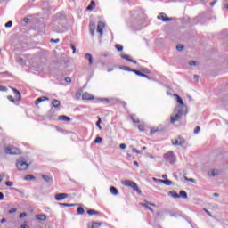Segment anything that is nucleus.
Wrapping results in <instances>:
<instances>
[{"mask_svg": "<svg viewBox=\"0 0 228 228\" xmlns=\"http://www.w3.org/2000/svg\"><path fill=\"white\" fill-rule=\"evenodd\" d=\"M123 70H126V72H133V69H131V68L125 66L122 68Z\"/></svg>", "mask_w": 228, "mask_h": 228, "instance_id": "72a5a7b5", "label": "nucleus"}, {"mask_svg": "<svg viewBox=\"0 0 228 228\" xmlns=\"http://www.w3.org/2000/svg\"><path fill=\"white\" fill-rule=\"evenodd\" d=\"M12 92H14L15 94V99L16 101H20L21 99V94H20V92H19V90L15 89V88H12Z\"/></svg>", "mask_w": 228, "mask_h": 228, "instance_id": "f3484780", "label": "nucleus"}, {"mask_svg": "<svg viewBox=\"0 0 228 228\" xmlns=\"http://www.w3.org/2000/svg\"><path fill=\"white\" fill-rule=\"evenodd\" d=\"M139 204H140V206H142V208H146V209H149V208H151V207H149V206H152L153 208H156V204L151 203V202H149V201H145L144 203H139Z\"/></svg>", "mask_w": 228, "mask_h": 228, "instance_id": "4468645a", "label": "nucleus"}, {"mask_svg": "<svg viewBox=\"0 0 228 228\" xmlns=\"http://www.w3.org/2000/svg\"><path fill=\"white\" fill-rule=\"evenodd\" d=\"M156 133H158V130L156 129H151L150 132L151 136H152V134H155Z\"/></svg>", "mask_w": 228, "mask_h": 228, "instance_id": "c03bdc74", "label": "nucleus"}, {"mask_svg": "<svg viewBox=\"0 0 228 228\" xmlns=\"http://www.w3.org/2000/svg\"><path fill=\"white\" fill-rule=\"evenodd\" d=\"M138 129H139V131H143L145 129V127L143 126V125H139Z\"/></svg>", "mask_w": 228, "mask_h": 228, "instance_id": "a18cd8bd", "label": "nucleus"}, {"mask_svg": "<svg viewBox=\"0 0 228 228\" xmlns=\"http://www.w3.org/2000/svg\"><path fill=\"white\" fill-rule=\"evenodd\" d=\"M116 49L117 51H123L124 47L122 46V45H116Z\"/></svg>", "mask_w": 228, "mask_h": 228, "instance_id": "e433bc0d", "label": "nucleus"}, {"mask_svg": "<svg viewBox=\"0 0 228 228\" xmlns=\"http://www.w3.org/2000/svg\"><path fill=\"white\" fill-rule=\"evenodd\" d=\"M85 58H86V60H88L89 65H93L94 64V57H92V54L86 53L85 55Z\"/></svg>", "mask_w": 228, "mask_h": 228, "instance_id": "6ab92c4d", "label": "nucleus"}, {"mask_svg": "<svg viewBox=\"0 0 228 228\" xmlns=\"http://www.w3.org/2000/svg\"><path fill=\"white\" fill-rule=\"evenodd\" d=\"M200 132V126H196V128L194 129V134H198Z\"/></svg>", "mask_w": 228, "mask_h": 228, "instance_id": "58836bf2", "label": "nucleus"}, {"mask_svg": "<svg viewBox=\"0 0 228 228\" xmlns=\"http://www.w3.org/2000/svg\"><path fill=\"white\" fill-rule=\"evenodd\" d=\"M12 25L13 23L12 21H8L7 23H5V28H12Z\"/></svg>", "mask_w": 228, "mask_h": 228, "instance_id": "a19ab883", "label": "nucleus"}, {"mask_svg": "<svg viewBox=\"0 0 228 228\" xmlns=\"http://www.w3.org/2000/svg\"><path fill=\"white\" fill-rule=\"evenodd\" d=\"M132 72H134V74H136V76H141V77H147V78H149V76L140 72L139 70L133 69Z\"/></svg>", "mask_w": 228, "mask_h": 228, "instance_id": "aec40b11", "label": "nucleus"}, {"mask_svg": "<svg viewBox=\"0 0 228 228\" xmlns=\"http://www.w3.org/2000/svg\"><path fill=\"white\" fill-rule=\"evenodd\" d=\"M102 142V137H96L94 140V143H101Z\"/></svg>", "mask_w": 228, "mask_h": 228, "instance_id": "f704fd0d", "label": "nucleus"}, {"mask_svg": "<svg viewBox=\"0 0 228 228\" xmlns=\"http://www.w3.org/2000/svg\"><path fill=\"white\" fill-rule=\"evenodd\" d=\"M89 30L91 32V35H94V31H95V25L94 24V22H91L89 24Z\"/></svg>", "mask_w": 228, "mask_h": 228, "instance_id": "393cba45", "label": "nucleus"}, {"mask_svg": "<svg viewBox=\"0 0 228 228\" xmlns=\"http://www.w3.org/2000/svg\"><path fill=\"white\" fill-rule=\"evenodd\" d=\"M87 213H88L90 216L99 215V212H97L96 210H94V209L88 210Z\"/></svg>", "mask_w": 228, "mask_h": 228, "instance_id": "7c9ffc66", "label": "nucleus"}, {"mask_svg": "<svg viewBox=\"0 0 228 228\" xmlns=\"http://www.w3.org/2000/svg\"><path fill=\"white\" fill-rule=\"evenodd\" d=\"M9 215H12L13 213H17V208H13L8 211Z\"/></svg>", "mask_w": 228, "mask_h": 228, "instance_id": "4c0bfd02", "label": "nucleus"}, {"mask_svg": "<svg viewBox=\"0 0 228 228\" xmlns=\"http://www.w3.org/2000/svg\"><path fill=\"white\" fill-rule=\"evenodd\" d=\"M65 81H66V83H71L72 79H70V77H66Z\"/></svg>", "mask_w": 228, "mask_h": 228, "instance_id": "864d4df0", "label": "nucleus"}, {"mask_svg": "<svg viewBox=\"0 0 228 228\" xmlns=\"http://www.w3.org/2000/svg\"><path fill=\"white\" fill-rule=\"evenodd\" d=\"M211 175H213V176L218 175V170H212L211 171Z\"/></svg>", "mask_w": 228, "mask_h": 228, "instance_id": "79ce46f5", "label": "nucleus"}, {"mask_svg": "<svg viewBox=\"0 0 228 228\" xmlns=\"http://www.w3.org/2000/svg\"><path fill=\"white\" fill-rule=\"evenodd\" d=\"M3 179H4V173L0 175V183H3Z\"/></svg>", "mask_w": 228, "mask_h": 228, "instance_id": "09e8293b", "label": "nucleus"}, {"mask_svg": "<svg viewBox=\"0 0 228 228\" xmlns=\"http://www.w3.org/2000/svg\"><path fill=\"white\" fill-rule=\"evenodd\" d=\"M173 96L175 97L176 102H178V104H181L182 106H184V102L183 101L181 96H179V94H173Z\"/></svg>", "mask_w": 228, "mask_h": 228, "instance_id": "a211bd4d", "label": "nucleus"}, {"mask_svg": "<svg viewBox=\"0 0 228 228\" xmlns=\"http://www.w3.org/2000/svg\"><path fill=\"white\" fill-rule=\"evenodd\" d=\"M61 104V102H60L59 100L54 99L52 102V105L53 106V108H60V105Z\"/></svg>", "mask_w": 228, "mask_h": 228, "instance_id": "4be33fe9", "label": "nucleus"}, {"mask_svg": "<svg viewBox=\"0 0 228 228\" xmlns=\"http://www.w3.org/2000/svg\"><path fill=\"white\" fill-rule=\"evenodd\" d=\"M64 199H69V194L67 193H59L55 195V200L60 202L61 200H64Z\"/></svg>", "mask_w": 228, "mask_h": 228, "instance_id": "9d476101", "label": "nucleus"}, {"mask_svg": "<svg viewBox=\"0 0 228 228\" xmlns=\"http://www.w3.org/2000/svg\"><path fill=\"white\" fill-rule=\"evenodd\" d=\"M102 225V223L95 222L93 221L91 224L88 225V228H99Z\"/></svg>", "mask_w": 228, "mask_h": 228, "instance_id": "ddd939ff", "label": "nucleus"}, {"mask_svg": "<svg viewBox=\"0 0 228 228\" xmlns=\"http://www.w3.org/2000/svg\"><path fill=\"white\" fill-rule=\"evenodd\" d=\"M23 21L28 23V22H29V19L28 18H24Z\"/></svg>", "mask_w": 228, "mask_h": 228, "instance_id": "052dcab7", "label": "nucleus"}, {"mask_svg": "<svg viewBox=\"0 0 228 228\" xmlns=\"http://www.w3.org/2000/svg\"><path fill=\"white\" fill-rule=\"evenodd\" d=\"M183 118V109L181 107H176L174 110L173 114L171 115L170 122L171 124H175V122H179Z\"/></svg>", "mask_w": 228, "mask_h": 228, "instance_id": "f257e3e1", "label": "nucleus"}, {"mask_svg": "<svg viewBox=\"0 0 228 228\" xmlns=\"http://www.w3.org/2000/svg\"><path fill=\"white\" fill-rule=\"evenodd\" d=\"M60 206H63L64 208H72L74 204H69V203H59Z\"/></svg>", "mask_w": 228, "mask_h": 228, "instance_id": "2f4dec72", "label": "nucleus"}, {"mask_svg": "<svg viewBox=\"0 0 228 228\" xmlns=\"http://www.w3.org/2000/svg\"><path fill=\"white\" fill-rule=\"evenodd\" d=\"M36 219L45 222V220H47V216H45V214L36 215Z\"/></svg>", "mask_w": 228, "mask_h": 228, "instance_id": "dca6fc26", "label": "nucleus"}, {"mask_svg": "<svg viewBox=\"0 0 228 228\" xmlns=\"http://www.w3.org/2000/svg\"><path fill=\"white\" fill-rule=\"evenodd\" d=\"M3 199H4V194H3V192H0V200H3Z\"/></svg>", "mask_w": 228, "mask_h": 228, "instance_id": "4d7b16f0", "label": "nucleus"}, {"mask_svg": "<svg viewBox=\"0 0 228 228\" xmlns=\"http://www.w3.org/2000/svg\"><path fill=\"white\" fill-rule=\"evenodd\" d=\"M185 142L186 141L182 136H177V137L174 138L173 140H171V143L173 145H178V146L184 145Z\"/></svg>", "mask_w": 228, "mask_h": 228, "instance_id": "423d86ee", "label": "nucleus"}, {"mask_svg": "<svg viewBox=\"0 0 228 228\" xmlns=\"http://www.w3.org/2000/svg\"><path fill=\"white\" fill-rule=\"evenodd\" d=\"M176 49H177V51H183V49H184V45H176Z\"/></svg>", "mask_w": 228, "mask_h": 228, "instance_id": "c9c22d12", "label": "nucleus"}, {"mask_svg": "<svg viewBox=\"0 0 228 228\" xmlns=\"http://www.w3.org/2000/svg\"><path fill=\"white\" fill-rule=\"evenodd\" d=\"M95 6H96L95 1L92 0L90 2V4L86 7L87 12H94V10H95Z\"/></svg>", "mask_w": 228, "mask_h": 228, "instance_id": "f8f14e48", "label": "nucleus"}, {"mask_svg": "<svg viewBox=\"0 0 228 228\" xmlns=\"http://www.w3.org/2000/svg\"><path fill=\"white\" fill-rule=\"evenodd\" d=\"M189 65L193 66V65H197V63L195 62V61H190Z\"/></svg>", "mask_w": 228, "mask_h": 228, "instance_id": "8fccbe9b", "label": "nucleus"}, {"mask_svg": "<svg viewBox=\"0 0 228 228\" xmlns=\"http://www.w3.org/2000/svg\"><path fill=\"white\" fill-rule=\"evenodd\" d=\"M5 184L7 186H13V182H6Z\"/></svg>", "mask_w": 228, "mask_h": 228, "instance_id": "3c124183", "label": "nucleus"}, {"mask_svg": "<svg viewBox=\"0 0 228 228\" xmlns=\"http://www.w3.org/2000/svg\"><path fill=\"white\" fill-rule=\"evenodd\" d=\"M82 99L83 101H94L95 100V96H94L93 94H90V93L88 92H85L82 94Z\"/></svg>", "mask_w": 228, "mask_h": 228, "instance_id": "6e6552de", "label": "nucleus"}, {"mask_svg": "<svg viewBox=\"0 0 228 228\" xmlns=\"http://www.w3.org/2000/svg\"><path fill=\"white\" fill-rule=\"evenodd\" d=\"M97 127L100 129V131L102 129V126H101V118L98 117V121L96 122Z\"/></svg>", "mask_w": 228, "mask_h": 228, "instance_id": "473e14b6", "label": "nucleus"}, {"mask_svg": "<svg viewBox=\"0 0 228 228\" xmlns=\"http://www.w3.org/2000/svg\"><path fill=\"white\" fill-rule=\"evenodd\" d=\"M121 58L123 59V60H126V61H130L131 63H134V65H136V61H133L132 59H131V57L129 56V55H127V54H123L122 56H121Z\"/></svg>", "mask_w": 228, "mask_h": 228, "instance_id": "2eb2a0df", "label": "nucleus"}, {"mask_svg": "<svg viewBox=\"0 0 228 228\" xmlns=\"http://www.w3.org/2000/svg\"><path fill=\"white\" fill-rule=\"evenodd\" d=\"M170 193H171L173 199H181V196L177 192L174 191V192H170Z\"/></svg>", "mask_w": 228, "mask_h": 228, "instance_id": "c756f323", "label": "nucleus"}, {"mask_svg": "<svg viewBox=\"0 0 228 228\" xmlns=\"http://www.w3.org/2000/svg\"><path fill=\"white\" fill-rule=\"evenodd\" d=\"M51 42H54L55 44H58V42H60V39H51Z\"/></svg>", "mask_w": 228, "mask_h": 228, "instance_id": "13d9d810", "label": "nucleus"}, {"mask_svg": "<svg viewBox=\"0 0 228 228\" xmlns=\"http://www.w3.org/2000/svg\"><path fill=\"white\" fill-rule=\"evenodd\" d=\"M122 184L124 186H126L127 188H133L134 191L138 192L139 194L142 193V191H140V188H138V184L131 180H126L122 182Z\"/></svg>", "mask_w": 228, "mask_h": 228, "instance_id": "f03ea898", "label": "nucleus"}, {"mask_svg": "<svg viewBox=\"0 0 228 228\" xmlns=\"http://www.w3.org/2000/svg\"><path fill=\"white\" fill-rule=\"evenodd\" d=\"M126 146L124 143L119 144V148L122 149V150L126 149Z\"/></svg>", "mask_w": 228, "mask_h": 228, "instance_id": "603ef678", "label": "nucleus"}, {"mask_svg": "<svg viewBox=\"0 0 228 228\" xmlns=\"http://www.w3.org/2000/svg\"><path fill=\"white\" fill-rule=\"evenodd\" d=\"M16 167L18 170L22 171V170H28V168L29 167V165H28V163L26 162V159L20 158L17 159Z\"/></svg>", "mask_w": 228, "mask_h": 228, "instance_id": "7ed1b4c3", "label": "nucleus"}, {"mask_svg": "<svg viewBox=\"0 0 228 228\" xmlns=\"http://www.w3.org/2000/svg\"><path fill=\"white\" fill-rule=\"evenodd\" d=\"M7 99L11 101V102H15V99H13V96H8Z\"/></svg>", "mask_w": 228, "mask_h": 228, "instance_id": "49530a36", "label": "nucleus"}, {"mask_svg": "<svg viewBox=\"0 0 228 228\" xmlns=\"http://www.w3.org/2000/svg\"><path fill=\"white\" fill-rule=\"evenodd\" d=\"M24 180L25 181H35V176H33V175H26L24 176Z\"/></svg>", "mask_w": 228, "mask_h": 228, "instance_id": "a878e982", "label": "nucleus"}, {"mask_svg": "<svg viewBox=\"0 0 228 228\" xmlns=\"http://www.w3.org/2000/svg\"><path fill=\"white\" fill-rule=\"evenodd\" d=\"M149 211H151V213H154V209H152V208H148Z\"/></svg>", "mask_w": 228, "mask_h": 228, "instance_id": "e2e57ef3", "label": "nucleus"}, {"mask_svg": "<svg viewBox=\"0 0 228 228\" xmlns=\"http://www.w3.org/2000/svg\"><path fill=\"white\" fill-rule=\"evenodd\" d=\"M77 215H85V208L79 207L77 210Z\"/></svg>", "mask_w": 228, "mask_h": 228, "instance_id": "c85d7f7f", "label": "nucleus"}, {"mask_svg": "<svg viewBox=\"0 0 228 228\" xmlns=\"http://www.w3.org/2000/svg\"><path fill=\"white\" fill-rule=\"evenodd\" d=\"M215 4H216V1L210 3V6H215Z\"/></svg>", "mask_w": 228, "mask_h": 228, "instance_id": "680f3d73", "label": "nucleus"}, {"mask_svg": "<svg viewBox=\"0 0 228 228\" xmlns=\"http://www.w3.org/2000/svg\"><path fill=\"white\" fill-rule=\"evenodd\" d=\"M179 196L182 197V199H188V194L184 191H181Z\"/></svg>", "mask_w": 228, "mask_h": 228, "instance_id": "bb28decb", "label": "nucleus"}, {"mask_svg": "<svg viewBox=\"0 0 228 228\" xmlns=\"http://www.w3.org/2000/svg\"><path fill=\"white\" fill-rule=\"evenodd\" d=\"M4 152L5 154L17 156L20 154V150L15 146H7L4 148Z\"/></svg>", "mask_w": 228, "mask_h": 228, "instance_id": "20e7f679", "label": "nucleus"}, {"mask_svg": "<svg viewBox=\"0 0 228 228\" xmlns=\"http://www.w3.org/2000/svg\"><path fill=\"white\" fill-rule=\"evenodd\" d=\"M70 47L73 51V53H76V46H74V45H70Z\"/></svg>", "mask_w": 228, "mask_h": 228, "instance_id": "6e6d98bb", "label": "nucleus"}, {"mask_svg": "<svg viewBox=\"0 0 228 228\" xmlns=\"http://www.w3.org/2000/svg\"><path fill=\"white\" fill-rule=\"evenodd\" d=\"M110 191L112 195H118V190H117V188H115L114 186L110 188Z\"/></svg>", "mask_w": 228, "mask_h": 228, "instance_id": "b1692460", "label": "nucleus"}, {"mask_svg": "<svg viewBox=\"0 0 228 228\" xmlns=\"http://www.w3.org/2000/svg\"><path fill=\"white\" fill-rule=\"evenodd\" d=\"M26 216H28V214H26L24 212L20 214V218H26Z\"/></svg>", "mask_w": 228, "mask_h": 228, "instance_id": "37998d69", "label": "nucleus"}, {"mask_svg": "<svg viewBox=\"0 0 228 228\" xmlns=\"http://www.w3.org/2000/svg\"><path fill=\"white\" fill-rule=\"evenodd\" d=\"M134 165H135V167H139L138 161H134Z\"/></svg>", "mask_w": 228, "mask_h": 228, "instance_id": "69168bd1", "label": "nucleus"}, {"mask_svg": "<svg viewBox=\"0 0 228 228\" xmlns=\"http://www.w3.org/2000/svg\"><path fill=\"white\" fill-rule=\"evenodd\" d=\"M224 8L228 9V4H224Z\"/></svg>", "mask_w": 228, "mask_h": 228, "instance_id": "774afa93", "label": "nucleus"}, {"mask_svg": "<svg viewBox=\"0 0 228 228\" xmlns=\"http://www.w3.org/2000/svg\"><path fill=\"white\" fill-rule=\"evenodd\" d=\"M167 175H162V179H167Z\"/></svg>", "mask_w": 228, "mask_h": 228, "instance_id": "338daca9", "label": "nucleus"}, {"mask_svg": "<svg viewBox=\"0 0 228 228\" xmlns=\"http://www.w3.org/2000/svg\"><path fill=\"white\" fill-rule=\"evenodd\" d=\"M42 177L46 183H51V181H53V178L51 176L44 175Z\"/></svg>", "mask_w": 228, "mask_h": 228, "instance_id": "cd10ccee", "label": "nucleus"}, {"mask_svg": "<svg viewBox=\"0 0 228 228\" xmlns=\"http://www.w3.org/2000/svg\"><path fill=\"white\" fill-rule=\"evenodd\" d=\"M21 228H29V225H28V224H22V225H21Z\"/></svg>", "mask_w": 228, "mask_h": 228, "instance_id": "bf43d9fd", "label": "nucleus"}, {"mask_svg": "<svg viewBox=\"0 0 228 228\" xmlns=\"http://www.w3.org/2000/svg\"><path fill=\"white\" fill-rule=\"evenodd\" d=\"M59 120H62L63 122H70V118L61 115L59 117Z\"/></svg>", "mask_w": 228, "mask_h": 228, "instance_id": "5701e85b", "label": "nucleus"}, {"mask_svg": "<svg viewBox=\"0 0 228 228\" xmlns=\"http://www.w3.org/2000/svg\"><path fill=\"white\" fill-rule=\"evenodd\" d=\"M159 183H162L166 186H172L173 183L170 180H159Z\"/></svg>", "mask_w": 228, "mask_h": 228, "instance_id": "412c9836", "label": "nucleus"}, {"mask_svg": "<svg viewBox=\"0 0 228 228\" xmlns=\"http://www.w3.org/2000/svg\"><path fill=\"white\" fill-rule=\"evenodd\" d=\"M205 213H207V215H208V216H211V212L208 211V209L204 208Z\"/></svg>", "mask_w": 228, "mask_h": 228, "instance_id": "5fc2aeb1", "label": "nucleus"}, {"mask_svg": "<svg viewBox=\"0 0 228 228\" xmlns=\"http://www.w3.org/2000/svg\"><path fill=\"white\" fill-rule=\"evenodd\" d=\"M157 19H159V20H162L163 22H170V20H172V19L168 18V16L165 12L159 13Z\"/></svg>", "mask_w": 228, "mask_h": 228, "instance_id": "0eeeda50", "label": "nucleus"}, {"mask_svg": "<svg viewBox=\"0 0 228 228\" xmlns=\"http://www.w3.org/2000/svg\"><path fill=\"white\" fill-rule=\"evenodd\" d=\"M104 28H106V25L103 22L99 21L97 25V33L100 34V37H102Z\"/></svg>", "mask_w": 228, "mask_h": 228, "instance_id": "1a4fd4ad", "label": "nucleus"}, {"mask_svg": "<svg viewBox=\"0 0 228 228\" xmlns=\"http://www.w3.org/2000/svg\"><path fill=\"white\" fill-rule=\"evenodd\" d=\"M6 222V218H3L2 220H1V224H4Z\"/></svg>", "mask_w": 228, "mask_h": 228, "instance_id": "0e129e2a", "label": "nucleus"}, {"mask_svg": "<svg viewBox=\"0 0 228 228\" xmlns=\"http://www.w3.org/2000/svg\"><path fill=\"white\" fill-rule=\"evenodd\" d=\"M132 152H134L135 154H140V151H138L136 148H134L132 150Z\"/></svg>", "mask_w": 228, "mask_h": 228, "instance_id": "de8ad7c7", "label": "nucleus"}, {"mask_svg": "<svg viewBox=\"0 0 228 228\" xmlns=\"http://www.w3.org/2000/svg\"><path fill=\"white\" fill-rule=\"evenodd\" d=\"M164 159H166V161H168L169 163L172 164L177 160V158L175 156L173 151H169L164 154Z\"/></svg>", "mask_w": 228, "mask_h": 228, "instance_id": "39448f33", "label": "nucleus"}, {"mask_svg": "<svg viewBox=\"0 0 228 228\" xmlns=\"http://www.w3.org/2000/svg\"><path fill=\"white\" fill-rule=\"evenodd\" d=\"M185 181H188L189 183H195V180L193 178H188V177H184Z\"/></svg>", "mask_w": 228, "mask_h": 228, "instance_id": "ea45409f", "label": "nucleus"}, {"mask_svg": "<svg viewBox=\"0 0 228 228\" xmlns=\"http://www.w3.org/2000/svg\"><path fill=\"white\" fill-rule=\"evenodd\" d=\"M45 101H49V97L42 96V97L37 98L35 101V104H36V106H38V104H40V102H44Z\"/></svg>", "mask_w": 228, "mask_h": 228, "instance_id": "9b49d317", "label": "nucleus"}]
</instances>
